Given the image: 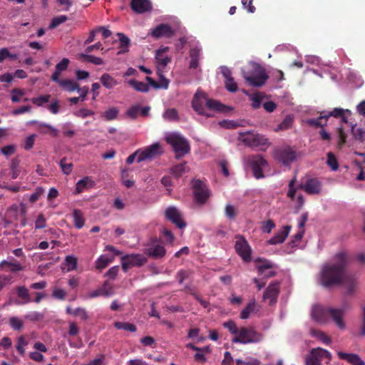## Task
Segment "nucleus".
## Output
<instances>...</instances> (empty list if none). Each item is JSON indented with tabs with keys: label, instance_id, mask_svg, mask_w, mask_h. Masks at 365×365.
Listing matches in <instances>:
<instances>
[{
	"label": "nucleus",
	"instance_id": "nucleus-1",
	"mask_svg": "<svg viewBox=\"0 0 365 365\" xmlns=\"http://www.w3.org/2000/svg\"><path fill=\"white\" fill-rule=\"evenodd\" d=\"M334 264H324L319 274V283L324 287L342 284L349 293H351L357 284L356 277L346 273L347 255L344 251L337 252L334 257Z\"/></svg>",
	"mask_w": 365,
	"mask_h": 365
},
{
	"label": "nucleus",
	"instance_id": "nucleus-2",
	"mask_svg": "<svg viewBox=\"0 0 365 365\" xmlns=\"http://www.w3.org/2000/svg\"><path fill=\"white\" fill-rule=\"evenodd\" d=\"M165 140L168 144L172 146L177 159L184 157L190 150V146L187 140L178 133H167Z\"/></svg>",
	"mask_w": 365,
	"mask_h": 365
},
{
	"label": "nucleus",
	"instance_id": "nucleus-3",
	"mask_svg": "<svg viewBox=\"0 0 365 365\" xmlns=\"http://www.w3.org/2000/svg\"><path fill=\"white\" fill-rule=\"evenodd\" d=\"M264 336L252 327H240L239 332L232 339V343L236 344H257L262 341Z\"/></svg>",
	"mask_w": 365,
	"mask_h": 365
},
{
	"label": "nucleus",
	"instance_id": "nucleus-4",
	"mask_svg": "<svg viewBox=\"0 0 365 365\" xmlns=\"http://www.w3.org/2000/svg\"><path fill=\"white\" fill-rule=\"evenodd\" d=\"M242 75L245 81L254 87H262L269 78L265 69L258 63L253 64V68L250 73L243 71Z\"/></svg>",
	"mask_w": 365,
	"mask_h": 365
},
{
	"label": "nucleus",
	"instance_id": "nucleus-5",
	"mask_svg": "<svg viewBox=\"0 0 365 365\" xmlns=\"http://www.w3.org/2000/svg\"><path fill=\"white\" fill-rule=\"evenodd\" d=\"M240 139L246 145L252 148H259L262 151H265L270 145L264 135L252 132L242 134Z\"/></svg>",
	"mask_w": 365,
	"mask_h": 365
},
{
	"label": "nucleus",
	"instance_id": "nucleus-6",
	"mask_svg": "<svg viewBox=\"0 0 365 365\" xmlns=\"http://www.w3.org/2000/svg\"><path fill=\"white\" fill-rule=\"evenodd\" d=\"M245 165L251 168L255 178L264 177L263 170L267 166V160L260 155H252L245 158Z\"/></svg>",
	"mask_w": 365,
	"mask_h": 365
},
{
	"label": "nucleus",
	"instance_id": "nucleus-7",
	"mask_svg": "<svg viewBox=\"0 0 365 365\" xmlns=\"http://www.w3.org/2000/svg\"><path fill=\"white\" fill-rule=\"evenodd\" d=\"M236 241L235 243V250L237 255L245 262H249L251 260L252 249L249 245L248 242L242 235H237L235 237Z\"/></svg>",
	"mask_w": 365,
	"mask_h": 365
},
{
	"label": "nucleus",
	"instance_id": "nucleus-8",
	"mask_svg": "<svg viewBox=\"0 0 365 365\" xmlns=\"http://www.w3.org/2000/svg\"><path fill=\"white\" fill-rule=\"evenodd\" d=\"M147 259L140 254L125 255L121 257L122 268L127 272L132 267H140L144 264Z\"/></svg>",
	"mask_w": 365,
	"mask_h": 365
},
{
	"label": "nucleus",
	"instance_id": "nucleus-9",
	"mask_svg": "<svg viewBox=\"0 0 365 365\" xmlns=\"http://www.w3.org/2000/svg\"><path fill=\"white\" fill-rule=\"evenodd\" d=\"M140 150V156L137 158V162L141 163L147 160H151L163 153V150L159 143H155L144 149Z\"/></svg>",
	"mask_w": 365,
	"mask_h": 365
},
{
	"label": "nucleus",
	"instance_id": "nucleus-10",
	"mask_svg": "<svg viewBox=\"0 0 365 365\" xmlns=\"http://www.w3.org/2000/svg\"><path fill=\"white\" fill-rule=\"evenodd\" d=\"M274 158L284 165L288 166L297 160V154L292 148L285 147L276 150Z\"/></svg>",
	"mask_w": 365,
	"mask_h": 365
},
{
	"label": "nucleus",
	"instance_id": "nucleus-11",
	"mask_svg": "<svg viewBox=\"0 0 365 365\" xmlns=\"http://www.w3.org/2000/svg\"><path fill=\"white\" fill-rule=\"evenodd\" d=\"M194 189V197L197 202L204 204L210 197V191L200 180H194L192 181Z\"/></svg>",
	"mask_w": 365,
	"mask_h": 365
},
{
	"label": "nucleus",
	"instance_id": "nucleus-12",
	"mask_svg": "<svg viewBox=\"0 0 365 365\" xmlns=\"http://www.w3.org/2000/svg\"><path fill=\"white\" fill-rule=\"evenodd\" d=\"M115 294V289L113 284L108 281H105L101 287L89 292L87 295V299H93L98 297H109Z\"/></svg>",
	"mask_w": 365,
	"mask_h": 365
},
{
	"label": "nucleus",
	"instance_id": "nucleus-13",
	"mask_svg": "<svg viewBox=\"0 0 365 365\" xmlns=\"http://www.w3.org/2000/svg\"><path fill=\"white\" fill-rule=\"evenodd\" d=\"M145 253L153 259H160L165 255L166 250L161 243L154 240L147 245Z\"/></svg>",
	"mask_w": 365,
	"mask_h": 365
},
{
	"label": "nucleus",
	"instance_id": "nucleus-14",
	"mask_svg": "<svg viewBox=\"0 0 365 365\" xmlns=\"http://www.w3.org/2000/svg\"><path fill=\"white\" fill-rule=\"evenodd\" d=\"M165 215L166 218L178 227L182 229L186 227V223L183 220L182 215L176 207H168L165 211Z\"/></svg>",
	"mask_w": 365,
	"mask_h": 365
},
{
	"label": "nucleus",
	"instance_id": "nucleus-15",
	"mask_svg": "<svg viewBox=\"0 0 365 365\" xmlns=\"http://www.w3.org/2000/svg\"><path fill=\"white\" fill-rule=\"evenodd\" d=\"M279 294V282L274 281L266 288L263 294V300L269 301V304L273 305L277 302Z\"/></svg>",
	"mask_w": 365,
	"mask_h": 365
},
{
	"label": "nucleus",
	"instance_id": "nucleus-16",
	"mask_svg": "<svg viewBox=\"0 0 365 365\" xmlns=\"http://www.w3.org/2000/svg\"><path fill=\"white\" fill-rule=\"evenodd\" d=\"M329 308H325L321 305H314L311 312L313 320L320 324H325L329 320Z\"/></svg>",
	"mask_w": 365,
	"mask_h": 365
},
{
	"label": "nucleus",
	"instance_id": "nucleus-17",
	"mask_svg": "<svg viewBox=\"0 0 365 365\" xmlns=\"http://www.w3.org/2000/svg\"><path fill=\"white\" fill-rule=\"evenodd\" d=\"M346 309H347L346 307L342 309L329 308V317L332 319L333 322L340 329H344L346 327L345 323L343 321V317Z\"/></svg>",
	"mask_w": 365,
	"mask_h": 365
},
{
	"label": "nucleus",
	"instance_id": "nucleus-18",
	"mask_svg": "<svg viewBox=\"0 0 365 365\" xmlns=\"http://www.w3.org/2000/svg\"><path fill=\"white\" fill-rule=\"evenodd\" d=\"M202 56V48L197 43L194 47L189 51L190 63L189 68L197 69L200 67V59Z\"/></svg>",
	"mask_w": 365,
	"mask_h": 365
},
{
	"label": "nucleus",
	"instance_id": "nucleus-19",
	"mask_svg": "<svg viewBox=\"0 0 365 365\" xmlns=\"http://www.w3.org/2000/svg\"><path fill=\"white\" fill-rule=\"evenodd\" d=\"M130 8L135 14H144L152 10L150 0H130Z\"/></svg>",
	"mask_w": 365,
	"mask_h": 365
},
{
	"label": "nucleus",
	"instance_id": "nucleus-20",
	"mask_svg": "<svg viewBox=\"0 0 365 365\" xmlns=\"http://www.w3.org/2000/svg\"><path fill=\"white\" fill-rule=\"evenodd\" d=\"M307 193L310 195L319 194L322 189V182L317 178H309L304 185H300Z\"/></svg>",
	"mask_w": 365,
	"mask_h": 365
},
{
	"label": "nucleus",
	"instance_id": "nucleus-21",
	"mask_svg": "<svg viewBox=\"0 0 365 365\" xmlns=\"http://www.w3.org/2000/svg\"><path fill=\"white\" fill-rule=\"evenodd\" d=\"M151 35L155 38H170L174 35V31L169 24H159L152 31Z\"/></svg>",
	"mask_w": 365,
	"mask_h": 365
},
{
	"label": "nucleus",
	"instance_id": "nucleus-22",
	"mask_svg": "<svg viewBox=\"0 0 365 365\" xmlns=\"http://www.w3.org/2000/svg\"><path fill=\"white\" fill-rule=\"evenodd\" d=\"M339 359L346 361L351 365H365V362L356 354L337 351Z\"/></svg>",
	"mask_w": 365,
	"mask_h": 365
},
{
	"label": "nucleus",
	"instance_id": "nucleus-23",
	"mask_svg": "<svg viewBox=\"0 0 365 365\" xmlns=\"http://www.w3.org/2000/svg\"><path fill=\"white\" fill-rule=\"evenodd\" d=\"M290 229L291 227L289 225L283 226L273 237L267 241V243L269 245H277L284 242L289 233Z\"/></svg>",
	"mask_w": 365,
	"mask_h": 365
},
{
	"label": "nucleus",
	"instance_id": "nucleus-24",
	"mask_svg": "<svg viewBox=\"0 0 365 365\" xmlns=\"http://www.w3.org/2000/svg\"><path fill=\"white\" fill-rule=\"evenodd\" d=\"M168 47H160L158 50L156 51L155 53V59L158 66H160L162 68H164L168 63L170 62L171 58L168 56L165 55V53L168 51Z\"/></svg>",
	"mask_w": 365,
	"mask_h": 365
},
{
	"label": "nucleus",
	"instance_id": "nucleus-25",
	"mask_svg": "<svg viewBox=\"0 0 365 365\" xmlns=\"http://www.w3.org/2000/svg\"><path fill=\"white\" fill-rule=\"evenodd\" d=\"M0 269L11 272H16L23 270L24 267L16 260H3L0 262Z\"/></svg>",
	"mask_w": 365,
	"mask_h": 365
},
{
	"label": "nucleus",
	"instance_id": "nucleus-26",
	"mask_svg": "<svg viewBox=\"0 0 365 365\" xmlns=\"http://www.w3.org/2000/svg\"><path fill=\"white\" fill-rule=\"evenodd\" d=\"M159 75V83H157L152 78L147 76L145 78L148 83L156 89L164 88L167 89L169 86L170 81L167 79L163 74L162 72H158Z\"/></svg>",
	"mask_w": 365,
	"mask_h": 365
},
{
	"label": "nucleus",
	"instance_id": "nucleus-27",
	"mask_svg": "<svg viewBox=\"0 0 365 365\" xmlns=\"http://www.w3.org/2000/svg\"><path fill=\"white\" fill-rule=\"evenodd\" d=\"M206 106L210 110L222 113H226L231 110L230 108L223 105L220 101L213 99H206Z\"/></svg>",
	"mask_w": 365,
	"mask_h": 365
},
{
	"label": "nucleus",
	"instance_id": "nucleus-28",
	"mask_svg": "<svg viewBox=\"0 0 365 365\" xmlns=\"http://www.w3.org/2000/svg\"><path fill=\"white\" fill-rule=\"evenodd\" d=\"M16 294L19 298L22 299V302L15 303L16 304H24L30 303L32 300L31 299L29 289L25 286H19L16 288Z\"/></svg>",
	"mask_w": 365,
	"mask_h": 365
},
{
	"label": "nucleus",
	"instance_id": "nucleus-29",
	"mask_svg": "<svg viewBox=\"0 0 365 365\" xmlns=\"http://www.w3.org/2000/svg\"><path fill=\"white\" fill-rule=\"evenodd\" d=\"M69 59L63 58L58 63L56 64L55 71L51 76V79L52 81H58L61 72L66 71L68 68L69 64Z\"/></svg>",
	"mask_w": 365,
	"mask_h": 365
},
{
	"label": "nucleus",
	"instance_id": "nucleus-30",
	"mask_svg": "<svg viewBox=\"0 0 365 365\" xmlns=\"http://www.w3.org/2000/svg\"><path fill=\"white\" fill-rule=\"evenodd\" d=\"M200 98H205V94L202 92H197L195 95L194 99L192 102V108L194 110L200 115H205L207 117H210V115L207 114L204 112V108L202 103L200 102Z\"/></svg>",
	"mask_w": 365,
	"mask_h": 365
},
{
	"label": "nucleus",
	"instance_id": "nucleus-31",
	"mask_svg": "<svg viewBox=\"0 0 365 365\" xmlns=\"http://www.w3.org/2000/svg\"><path fill=\"white\" fill-rule=\"evenodd\" d=\"M54 82L57 83L63 90L67 91L68 92H73L74 91L78 90V83L76 82L69 80V79H64L61 80L58 78V81H53Z\"/></svg>",
	"mask_w": 365,
	"mask_h": 365
},
{
	"label": "nucleus",
	"instance_id": "nucleus-32",
	"mask_svg": "<svg viewBox=\"0 0 365 365\" xmlns=\"http://www.w3.org/2000/svg\"><path fill=\"white\" fill-rule=\"evenodd\" d=\"M306 365H322L320 356L319 354V349L317 348L312 349L305 358Z\"/></svg>",
	"mask_w": 365,
	"mask_h": 365
},
{
	"label": "nucleus",
	"instance_id": "nucleus-33",
	"mask_svg": "<svg viewBox=\"0 0 365 365\" xmlns=\"http://www.w3.org/2000/svg\"><path fill=\"white\" fill-rule=\"evenodd\" d=\"M117 35L119 40V51H118V54L120 55L128 52L130 43L129 38L122 33H118Z\"/></svg>",
	"mask_w": 365,
	"mask_h": 365
},
{
	"label": "nucleus",
	"instance_id": "nucleus-34",
	"mask_svg": "<svg viewBox=\"0 0 365 365\" xmlns=\"http://www.w3.org/2000/svg\"><path fill=\"white\" fill-rule=\"evenodd\" d=\"M100 81L102 85L107 89H113L118 83V81L109 73H103L101 76Z\"/></svg>",
	"mask_w": 365,
	"mask_h": 365
},
{
	"label": "nucleus",
	"instance_id": "nucleus-35",
	"mask_svg": "<svg viewBox=\"0 0 365 365\" xmlns=\"http://www.w3.org/2000/svg\"><path fill=\"white\" fill-rule=\"evenodd\" d=\"M115 259L114 256H109L107 255H101L96 261V267L98 269H103L106 268L110 263Z\"/></svg>",
	"mask_w": 365,
	"mask_h": 365
},
{
	"label": "nucleus",
	"instance_id": "nucleus-36",
	"mask_svg": "<svg viewBox=\"0 0 365 365\" xmlns=\"http://www.w3.org/2000/svg\"><path fill=\"white\" fill-rule=\"evenodd\" d=\"M327 115H320L317 118H310L305 120V123L309 125L318 128H323L327 124Z\"/></svg>",
	"mask_w": 365,
	"mask_h": 365
},
{
	"label": "nucleus",
	"instance_id": "nucleus-37",
	"mask_svg": "<svg viewBox=\"0 0 365 365\" xmlns=\"http://www.w3.org/2000/svg\"><path fill=\"white\" fill-rule=\"evenodd\" d=\"M171 173L176 178H180L184 173L189 171V168L187 166V163L185 162L183 163L178 164L174 165L170 169Z\"/></svg>",
	"mask_w": 365,
	"mask_h": 365
},
{
	"label": "nucleus",
	"instance_id": "nucleus-38",
	"mask_svg": "<svg viewBox=\"0 0 365 365\" xmlns=\"http://www.w3.org/2000/svg\"><path fill=\"white\" fill-rule=\"evenodd\" d=\"M74 225L77 229H81L85 224V218L81 210L76 209L73 212Z\"/></svg>",
	"mask_w": 365,
	"mask_h": 365
},
{
	"label": "nucleus",
	"instance_id": "nucleus-39",
	"mask_svg": "<svg viewBox=\"0 0 365 365\" xmlns=\"http://www.w3.org/2000/svg\"><path fill=\"white\" fill-rule=\"evenodd\" d=\"M78 59L83 61H87L89 63H92L94 65H102L103 64V60L97 56H94L93 55H89L88 53H80L78 55Z\"/></svg>",
	"mask_w": 365,
	"mask_h": 365
},
{
	"label": "nucleus",
	"instance_id": "nucleus-40",
	"mask_svg": "<svg viewBox=\"0 0 365 365\" xmlns=\"http://www.w3.org/2000/svg\"><path fill=\"white\" fill-rule=\"evenodd\" d=\"M129 85L132 86L136 91L146 93L149 91V86L148 84L138 81L135 79H130L128 81Z\"/></svg>",
	"mask_w": 365,
	"mask_h": 365
},
{
	"label": "nucleus",
	"instance_id": "nucleus-41",
	"mask_svg": "<svg viewBox=\"0 0 365 365\" xmlns=\"http://www.w3.org/2000/svg\"><path fill=\"white\" fill-rule=\"evenodd\" d=\"M119 110L116 107H110L103 112L102 117L106 120L110 121L117 118Z\"/></svg>",
	"mask_w": 365,
	"mask_h": 365
},
{
	"label": "nucleus",
	"instance_id": "nucleus-42",
	"mask_svg": "<svg viewBox=\"0 0 365 365\" xmlns=\"http://www.w3.org/2000/svg\"><path fill=\"white\" fill-rule=\"evenodd\" d=\"M310 334L317 338L325 344H330L331 342V339L323 331L317 329H311Z\"/></svg>",
	"mask_w": 365,
	"mask_h": 365
},
{
	"label": "nucleus",
	"instance_id": "nucleus-43",
	"mask_svg": "<svg viewBox=\"0 0 365 365\" xmlns=\"http://www.w3.org/2000/svg\"><path fill=\"white\" fill-rule=\"evenodd\" d=\"M67 272L74 270L77 267V258L73 255L67 256L63 262Z\"/></svg>",
	"mask_w": 365,
	"mask_h": 365
},
{
	"label": "nucleus",
	"instance_id": "nucleus-44",
	"mask_svg": "<svg viewBox=\"0 0 365 365\" xmlns=\"http://www.w3.org/2000/svg\"><path fill=\"white\" fill-rule=\"evenodd\" d=\"M33 123H35V124H38V128L40 129V132L42 133H46V131L43 130L41 128H46L48 130H50L51 133H52V135L53 136H57L58 135V130L56 128H55L54 127H53L52 125H51L50 124H48V123H40V122H38L36 120H33V121H31L29 123H28V124H33Z\"/></svg>",
	"mask_w": 365,
	"mask_h": 365
},
{
	"label": "nucleus",
	"instance_id": "nucleus-45",
	"mask_svg": "<svg viewBox=\"0 0 365 365\" xmlns=\"http://www.w3.org/2000/svg\"><path fill=\"white\" fill-rule=\"evenodd\" d=\"M11 178L12 179H16L21 173L19 167V161L18 159H12L10 165Z\"/></svg>",
	"mask_w": 365,
	"mask_h": 365
},
{
	"label": "nucleus",
	"instance_id": "nucleus-46",
	"mask_svg": "<svg viewBox=\"0 0 365 365\" xmlns=\"http://www.w3.org/2000/svg\"><path fill=\"white\" fill-rule=\"evenodd\" d=\"M114 327L118 329H123L130 332H135L136 331V327L128 322H116L114 323Z\"/></svg>",
	"mask_w": 365,
	"mask_h": 365
},
{
	"label": "nucleus",
	"instance_id": "nucleus-47",
	"mask_svg": "<svg viewBox=\"0 0 365 365\" xmlns=\"http://www.w3.org/2000/svg\"><path fill=\"white\" fill-rule=\"evenodd\" d=\"M255 307V300L249 302L246 307L242 311L240 314V318L242 319H247L249 318L250 314L254 311Z\"/></svg>",
	"mask_w": 365,
	"mask_h": 365
},
{
	"label": "nucleus",
	"instance_id": "nucleus-48",
	"mask_svg": "<svg viewBox=\"0 0 365 365\" xmlns=\"http://www.w3.org/2000/svg\"><path fill=\"white\" fill-rule=\"evenodd\" d=\"M7 58L16 60L18 58V54L11 53L6 48H0V62L4 61Z\"/></svg>",
	"mask_w": 365,
	"mask_h": 365
},
{
	"label": "nucleus",
	"instance_id": "nucleus-49",
	"mask_svg": "<svg viewBox=\"0 0 365 365\" xmlns=\"http://www.w3.org/2000/svg\"><path fill=\"white\" fill-rule=\"evenodd\" d=\"M225 213L230 220H234L237 215V209L231 204H227L225 208Z\"/></svg>",
	"mask_w": 365,
	"mask_h": 365
},
{
	"label": "nucleus",
	"instance_id": "nucleus-50",
	"mask_svg": "<svg viewBox=\"0 0 365 365\" xmlns=\"http://www.w3.org/2000/svg\"><path fill=\"white\" fill-rule=\"evenodd\" d=\"M223 327L227 329L230 333L234 336L239 332V328L237 327L236 323L232 320L224 322Z\"/></svg>",
	"mask_w": 365,
	"mask_h": 365
},
{
	"label": "nucleus",
	"instance_id": "nucleus-51",
	"mask_svg": "<svg viewBox=\"0 0 365 365\" xmlns=\"http://www.w3.org/2000/svg\"><path fill=\"white\" fill-rule=\"evenodd\" d=\"M344 110L342 108H334L333 110H331L327 115V118L330 116H333L335 118H340L341 121L346 123L347 120H346V117L344 115Z\"/></svg>",
	"mask_w": 365,
	"mask_h": 365
},
{
	"label": "nucleus",
	"instance_id": "nucleus-52",
	"mask_svg": "<svg viewBox=\"0 0 365 365\" xmlns=\"http://www.w3.org/2000/svg\"><path fill=\"white\" fill-rule=\"evenodd\" d=\"M9 324L14 330H21L23 327V322L18 317H12L9 319Z\"/></svg>",
	"mask_w": 365,
	"mask_h": 365
},
{
	"label": "nucleus",
	"instance_id": "nucleus-53",
	"mask_svg": "<svg viewBox=\"0 0 365 365\" xmlns=\"http://www.w3.org/2000/svg\"><path fill=\"white\" fill-rule=\"evenodd\" d=\"M293 123V118L290 115H287L283 121L277 126V130H286L291 127Z\"/></svg>",
	"mask_w": 365,
	"mask_h": 365
},
{
	"label": "nucleus",
	"instance_id": "nucleus-54",
	"mask_svg": "<svg viewBox=\"0 0 365 365\" xmlns=\"http://www.w3.org/2000/svg\"><path fill=\"white\" fill-rule=\"evenodd\" d=\"M51 98L50 95H43L37 98H31V102L37 106H41L43 104L48 103Z\"/></svg>",
	"mask_w": 365,
	"mask_h": 365
},
{
	"label": "nucleus",
	"instance_id": "nucleus-55",
	"mask_svg": "<svg viewBox=\"0 0 365 365\" xmlns=\"http://www.w3.org/2000/svg\"><path fill=\"white\" fill-rule=\"evenodd\" d=\"M327 164L333 170H336L339 168L338 162L335 156L331 153H327Z\"/></svg>",
	"mask_w": 365,
	"mask_h": 365
},
{
	"label": "nucleus",
	"instance_id": "nucleus-56",
	"mask_svg": "<svg viewBox=\"0 0 365 365\" xmlns=\"http://www.w3.org/2000/svg\"><path fill=\"white\" fill-rule=\"evenodd\" d=\"M351 130L355 139L365 143V130L361 128H355L354 126H351Z\"/></svg>",
	"mask_w": 365,
	"mask_h": 365
},
{
	"label": "nucleus",
	"instance_id": "nucleus-57",
	"mask_svg": "<svg viewBox=\"0 0 365 365\" xmlns=\"http://www.w3.org/2000/svg\"><path fill=\"white\" fill-rule=\"evenodd\" d=\"M192 274L190 270L180 269L176 274V278L180 284H182L184 280L187 279Z\"/></svg>",
	"mask_w": 365,
	"mask_h": 365
},
{
	"label": "nucleus",
	"instance_id": "nucleus-58",
	"mask_svg": "<svg viewBox=\"0 0 365 365\" xmlns=\"http://www.w3.org/2000/svg\"><path fill=\"white\" fill-rule=\"evenodd\" d=\"M43 192H44V189L43 187H36L34 192H33L30 195L29 201L31 203L36 202L40 198V197L43 195Z\"/></svg>",
	"mask_w": 365,
	"mask_h": 365
},
{
	"label": "nucleus",
	"instance_id": "nucleus-59",
	"mask_svg": "<svg viewBox=\"0 0 365 365\" xmlns=\"http://www.w3.org/2000/svg\"><path fill=\"white\" fill-rule=\"evenodd\" d=\"M24 95L22 89L14 88L11 91V101L14 103H18L21 101V97Z\"/></svg>",
	"mask_w": 365,
	"mask_h": 365
},
{
	"label": "nucleus",
	"instance_id": "nucleus-60",
	"mask_svg": "<svg viewBox=\"0 0 365 365\" xmlns=\"http://www.w3.org/2000/svg\"><path fill=\"white\" fill-rule=\"evenodd\" d=\"M225 88L230 92H236L238 89L237 85L232 77L225 80Z\"/></svg>",
	"mask_w": 365,
	"mask_h": 365
},
{
	"label": "nucleus",
	"instance_id": "nucleus-61",
	"mask_svg": "<svg viewBox=\"0 0 365 365\" xmlns=\"http://www.w3.org/2000/svg\"><path fill=\"white\" fill-rule=\"evenodd\" d=\"M28 344V342L24 339L23 336H20L18 339L17 345H16V350L19 351V353L24 356L25 354V349L24 347Z\"/></svg>",
	"mask_w": 365,
	"mask_h": 365
},
{
	"label": "nucleus",
	"instance_id": "nucleus-62",
	"mask_svg": "<svg viewBox=\"0 0 365 365\" xmlns=\"http://www.w3.org/2000/svg\"><path fill=\"white\" fill-rule=\"evenodd\" d=\"M237 365H259V361L255 358L247 359L246 360L236 359Z\"/></svg>",
	"mask_w": 365,
	"mask_h": 365
},
{
	"label": "nucleus",
	"instance_id": "nucleus-63",
	"mask_svg": "<svg viewBox=\"0 0 365 365\" xmlns=\"http://www.w3.org/2000/svg\"><path fill=\"white\" fill-rule=\"evenodd\" d=\"M60 166L61 168L62 172L66 175H69L72 171L73 164L66 163V158L61 160Z\"/></svg>",
	"mask_w": 365,
	"mask_h": 365
},
{
	"label": "nucleus",
	"instance_id": "nucleus-64",
	"mask_svg": "<svg viewBox=\"0 0 365 365\" xmlns=\"http://www.w3.org/2000/svg\"><path fill=\"white\" fill-rule=\"evenodd\" d=\"M163 117L166 120H173L178 119V112L175 109H168L163 113Z\"/></svg>",
	"mask_w": 365,
	"mask_h": 365
}]
</instances>
